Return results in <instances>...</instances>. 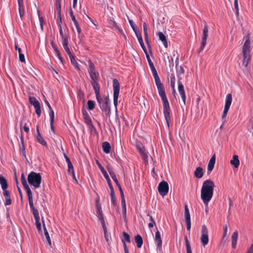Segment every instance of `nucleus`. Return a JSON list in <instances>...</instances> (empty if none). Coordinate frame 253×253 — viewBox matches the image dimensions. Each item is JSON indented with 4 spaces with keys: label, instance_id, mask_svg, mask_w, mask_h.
I'll use <instances>...</instances> for the list:
<instances>
[{
    "label": "nucleus",
    "instance_id": "35",
    "mask_svg": "<svg viewBox=\"0 0 253 253\" xmlns=\"http://www.w3.org/2000/svg\"><path fill=\"white\" fill-rule=\"evenodd\" d=\"M184 240L185 242V246L186 249V253H192V250L190 245V242L189 241L188 238L186 236L184 237Z\"/></svg>",
    "mask_w": 253,
    "mask_h": 253
},
{
    "label": "nucleus",
    "instance_id": "16",
    "mask_svg": "<svg viewBox=\"0 0 253 253\" xmlns=\"http://www.w3.org/2000/svg\"><path fill=\"white\" fill-rule=\"evenodd\" d=\"M215 163V155L214 154L211 158L208 166V170L211 172L214 168V164Z\"/></svg>",
    "mask_w": 253,
    "mask_h": 253
},
{
    "label": "nucleus",
    "instance_id": "36",
    "mask_svg": "<svg viewBox=\"0 0 253 253\" xmlns=\"http://www.w3.org/2000/svg\"><path fill=\"white\" fill-rule=\"evenodd\" d=\"M69 58L70 59L72 64L75 67V68L77 70L80 71V68L79 67L78 63H77L75 59V56L73 55H72L71 56H70Z\"/></svg>",
    "mask_w": 253,
    "mask_h": 253
},
{
    "label": "nucleus",
    "instance_id": "10",
    "mask_svg": "<svg viewBox=\"0 0 253 253\" xmlns=\"http://www.w3.org/2000/svg\"><path fill=\"white\" fill-rule=\"evenodd\" d=\"M96 163H97V165L99 169H100V171L102 172V173L104 176V177H105V179H106V180L107 181V183L108 184L109 187H110L113 186L112 184L111 183V179H110L107 171H106V170L104 169V168L102 166V165L100 164V163L98 161H97Z\"/></svg>",
    "mask_w": 253,
    "mask_h": 253
},
{
    "label": "nucleus",
    "instance_id": "3",
    "mask_svg": "<svg viewBox=\"0 0 253 253\" xmlns=\"http://www.w3.org/2000/svg\"><path fill=\"white\" fill-rule=\"evenodd\" d=\"M245 42L244 43L243 47V65L245 67H247L249 62L251 60V55L250 53L251 51V42L250 41V36L248 34L244 37Z\"/></svg>",
    "mask_w": 253,
    "mask_h": 253
},
{
    "label": "nucleus",
    "instance_id": "43",
    "mask_svg": "<svg viewBox=\"0 0 253 253\" xmlns=\"http://www.w3.org/2000/svg\"><path fill=\"white\" fill-rule=\"evenodd\" d=\"M61 0H56L55 1V6L57 8V13L59 15H60L61 12Z\"/></svg>",
    "mask_w": 253,
    "mask_h": 253
},
{
    "label": "nucleus",
    "instance_id": "53",
    "mask_svg": "<svg viewBox=\"0 0 253 253\" xmlns=\"http://www.w3.org/2000/svg\"><path fill=\"white\" fill-rule=\"evenodd\" d=\"M36 113L38 115V117H40L41 115V106L39 105L37 107H35Z\"/></svg>",
    "mask_w": 253,
    "mask_h": 253
},
{
    "label": "nucleus",
    "instance_id": "4",
    "mask_svg": "<svg viewBox=\"0 0 253 253\" xmlns=\"http://www.w3.org/2000/svg\"><path fill=\"white\" fill-rule=\"evenodd\" d=\"M29 183L33 186L35 188H39L42 182V176L40 173L31 171L28 175Z\"/></svg>",
    "mask_w": 253,
    "mask_h": 253
},
{
    "label": "nucleus",
    "instance_id": "8",
    "mask_svg": "<svg viewBox=\"0 0 253 253\" xmlns=\"http://www.w3.org/2000/svg\"><path fill=\"white\" fill-rule=\"evenodd\" d=\"M209 27L207 24L205 22L204 29L203 30V35L202 37L201 45L200 50L202 51L205 48L207 43V39L208 36Z\"/></svg>",
    "mask_w": 253,
    "mask_h": 253
},
{
    "label": "nucleus",
    "instance_id": "41",
    "mask_svg": "<svg viewBox=\"0 0 253 253\" xmlns=\"http://www.w3.org/2000/svg\"><path fill=\"white\" fill-rule=\"evenodd\" d=\"M121 204H122V208L123 210V213L124 215H126V205L125 197H121Z\"/></svg>",
    "mask_w": 253,
    "mask_h": 253
},
{
    "label": "nucleus",
    "instance_id": "30",
    "mask_svg": "<svg viewBox=\"0 0 253 253\" xmlns=\"http://www.w3.org/2000/svg\"><path fill=\"white\" fill-rule=\"evenodd\" d=\"M21 143L20 144V152L21 154L24 156L25 158H26V151H25V147L24 145L23 138L21 137Z\"/></svg>",
    "mask_w": 253,
    "mask_h": 253
},
{
    "label": "nucleus",
    "instance_id": "37",
    "mask_svg": "<svg viewBox=\"0 0 253 253\" xmlns=\"http://www.w3.org/2000/svg\"><path fill=\"white\" fill-rule=\"evenodd\" d=\"M184 216L186 221H191L190 214L187 205L184 206Z\"/></svg>",
    "mask_w": 253,
    "mask_h": 253
},
{
    "label": "nucleus",
    "instance_id": "48",
    "mask_svg": "<svg viewBox=\"0 0 253 253\" xmlns=\"http://www.w3.org/2000/svg\"><path fill=\"white\" fill-rule=\"evenodd\" d=\"M145 53L146 54V58H147V61L149 63V65L150 67L151 68L152 67L154 66V64L152 62V61H151L147 51L146 52V53Z\"/></svg>",
    "mask_w": 253,
    "mask_h": 253
},
{
    "label": "nucleus",
    "instance_id": "42",
    "mask_svg": "<svg viewBox=\"0 0 253 253\" xmlns=\"http://www.w3.org/2000/svg\"><path fill=\"white\" fill-rule=\"evenodd\" d=\"M88 110H92L95 107V103L93 101L89 100L87 102Z\"/></svg>",
    "mask_w": 253,
    "mask_h": 253
},
{
    "label": "nucleus",
    "instance_id": "14",
    "mask_svg": "<svg viewBox=\"0 0 253 253\" xmlns=\"http://www.w3.org/2000/svg\"><path fill=\"white\" fill-rule=\"evenodd\" d=\"M36 128H37V132L36 139H37V141L43 146H47V143H46V141L42 137V136L41 135V134L40 132L39 126H37Z\"/></svg>",
    "mask_w": 253,
    "mask_h": 253
},
{
    "label": "nucleus",
    "instance_id": "64",
    "mask_svg": "<svg viewBox=\"0 0 253 253\" xmlns=\"http://www.w3.org/2000/svg\"><path fill=\"white\" fill-rule=\"evenodd\" d=\"M11 200L10 199V197L9 198H6V201L5 203L4 204L5 206H8L11 204Z\"/></svg>",
    "mask_w": 253,
    "mask_h": 253
},
{
    "label": "nucleus",
    "instance_id": "51",
    "mask_svg": "<svg viewBox=\"0 0 253 253\" xmlns=\"http://www.w3.org/2000/svg\"><path fill=\"white\" fill-rule=\"evenodd\" d=\"M123 236H124V240H125V241H126L128 243L130 242V237H129V235H128V234L124 232L123 233Z\"/></svg>",
    "mask_w": 253,
    "mask_h": 253
},
{
    "label": "nucleus",
    "instance_id": "32",
    "mask_svg": "<svg viewBox=\"0 0 253 253\" xmlns=\"http://www.w3.org/2000/svg\"><path fill=\"white\" fill-rule=\"evenodd\" d=\"M194 174L197 178H202L203 176V169L201 167H198L196 169Z\"/></svg>",
    "mask_w": 253,
    "mask_h": 253
},
{
    "label": "nucleus",
    "instance_id": "54",
    "mask_svg": "<svg viewBox=\"0 0 253 253\" xmlns=\"http://www.w3.org/2000/svg\"><path fill=\"white\" fill-rule=\"evenodd\" d=\"M68 164V172H73V171H74V167H73V166L71 162L70 163H69Z\"/></svg>",
    "mask_w": 253,
    "mask_h": 253
},
{
    "label": "nucleus",
    "instance_id": "49",
    "mask_svg": "<svg viewBox=\"0 0 253 253\" xmlns=\"http://www.w3.org/2000/svg\"><path fill=\"white\" fill-rule=\"evenodd\" d=\"M40 219H36L35 220V221H36V225L37 229H38V231L39 232L42 231L41 224V223L40 222Z\"/></svg>",
    "mask_w": 253,
    "mask_h": 253
},
{
    "label": "nucleus",
    "instance_id": "13",
    "mask_svg": "<svg viewBox=\"0 0 253 253\" xmlns=\"http://www.w3.org/2000/svg\"><path fill=\"white\" fill-rule=\"evenodd\" d=\"M155 242L157 244L158 249L161 250L162 246V240L160 232L158 230L155 233Z\"/></svg>",
    "mask_w": 253,
    "mask_h": 253
},
{
    "label": "nucleus",
    "instance_id": "38",
    "mask_svg": "<svg viewBox=\"0 0 253 253\" xmlns=\"http://www.w3.org/2000/svg\"><path fill=\"white\" fill-rule=\"evenodd\" d=\"M88 67H89V69H88L89 74H90V73H92L93 72H96L94 65L93 63V62L91 61V60H89L88 61Z\"/></svg>",
    "mask_w": 253,
    "mask_h": 253
},
{
    "label": "nucleus",
    "instance_id": "47",
    "mask_svg": "<svg viewBox=\"0 0 253 253\" xmlns=\"http://www.w3.org/2000/svg\"><path fill=\"white\" fill-rule=\"evenodd\" d=\"M63 46L64 49H65V51L68 54V55H69V57L73 55L71 52V50H70V47H69L68 44L63 45Z\"/></svg>",
    "mask_w": 253,
    "mask_h": 253
},
{
    "label": "nucleus",
    "instance_id": "24",
    "mask_svg": "<svg viewBox=\"0 0 253 253\" xmlns=\"http://www.w3.org/2000/svg\"><path fill=\"white\" fill-rule=\"evenodd\" d=\"M27 194L28 197V201L29 203V206L30 207V209H32L33 208H34L35 207L34 206L33 204V194L31 190H29L28 191L26 192Z\"/></svg>",
    "mask_w": 253,
    "mask_h": 253
},
{
    "label": "nucleus",
    "instance_id": "11",
    "mask_svg": "<svg viewBox=\"0 0 253 253\" xmlns=\"http://www.w3.org/2000/svg\"><path fill=\"white\" fill-rule=\"evenodd\" d=\"M178 92L182 98L183 103L184 104H185L186 98V94H185V90L184 89L183 85L182 84V83L179 80H178Z\"/></svg>",
    "mask_w": 253,
    "mask_h": 253
},
{
    "label": "nucleus",
    "instance_id": "27",
    "mask_svg": "<svg viewBox=\"0 0 253 253\" xmlns=\"http://www.w3.org/2000/svg\"><path fill=\"white\" fill-rule=\"evenodd\" d=\"M91 84L94 90L95 95L100 94V85L98 82H91Z\"/></svg>",
    "mask_w": 253,
    "mask_h": 253
},
{
    "label": "nucleus",
    "instance_id": "33",
    "mask_svg": "<svg viewBox=\"0 0 253 253\" xmlns=\"http://www.w3.org/2000/svg\"><path fill=\"white\" fill-rule=\"evenodd\" d=\"M135 241L137 244V247L141 248L143 244V239L140 235L138 234L135 237Z\"/></svg>",
    "mask_w": 253,
    "mask_h": 253
},
{
    "label": "nucleus",
    "instance_id": "28",
    "mask_svg": "<svg viewBox=\"0 0 253 253\" xmlns=\"http://www.w3.org/2000/svg\"><path fill=\"white\" fill-rule=\"evenodd\" d=\"M42 222H43L44 234V235H45L46 241H47L48 244L49 246H51V240H50V236H49V233H48V231H47V229H46V228L45 227L44 221H42Z\"/></svg>",
    "mask_w": 253,
    "mask_h": 253
},
{
    "label": "nucleus",
    "instance_id": "34",
    "mask_svg": "<svg viewBox=\"0 0 253 253\" xmlns=\"http://www.w3.org/2000/svg\"><path fill=\"white\" fill-rule=\"evenodd\" d=\"M91 79V82H95L99 81V74L97 72L89 74Z\"/></svg>",
    "mask_w": 253,
    "mask_h": 253
},
{
    "label": "nucleus",
    "instance_id": "1",
    "mask_svg": "<svg viewBox=\"0 0 253 253\" xmlns=\"http://www.w3.org/2000/svg\"><path fill=\"white\" fill-rule=\"evenodd\" d=\"M150 69L155 79V84L158 88L159 94L161 96L163 103L164 114L168 127H169V124L170 120V107L166 94L164 85L161 82L155 66L151 67Z\"/></svg>",
    "mask_w": 253,
    "mask_h": 253
},
{
    "label": "nucleus",
    "instance_id": "20",
    "mask_svg": "<svg viewBox=\"0 0 253 253\" xmlns=\"http://www.w3.org/2000/svg\"><path fill=\"white\" fill-rule=\"evenodd\" d=\"M135 34H136V36L137 38V39H138V41L141 45V47H142V48L143 49L144 52L145 53H146V52L147 51V49L145 46V45L143 43V39L142 38V36H141V35L140 33H138L137 32H135Z\"/></svg>",
    "mask_w": 253,
    "mask_h": 253
},
{
    "label": "nucleus",
    "instance_id": "22",
    "mask_svg": "<svg viewBox=\"0 0 253 253\" xmlns=\"http://www.w3.org/2000/svg\"><path fill=\"white\" fill-rule=\"evenodd\" d=\"M238 231L236 230L232 235V247L235 249L236 247L237 239H238Z\"/></svg>",
    "mask_w": 253,
    "mask_h": 253
},
{
    "label": "nucleus",
    "instance_id": "44",
    "mask_svg": "<svg viewBox=\"0 0 253 253\" xmlns=\"http://www.w3.org/2000/svg\"><path fill=\"white\" fill-rule=\"evenodd\" d=\"M50 110V112H49V117H50V124H53L54 123V111L53 110H52V109H49Z\"/></svg>",
    "mask_w": 253,
    "mask_h": 253
},
{
    "label": "nucleus",
    "instance_id": "2",
    "mask_svg": "<svg viewBox=\"0 0 253 253\" xmlns=\"http://www.w3.org/2000/svg\"><path fill=\"white\" fill-rule=\"evenodd\" d=\"M214 186V182L210 179L205 180L203 183L201 197L206 207H208L209 203L213 196Z\"/></svg>",
    "mask_w": 253,
    "mask_h": 253
},
{
    "label": "nucleus",
    "instance_id": "26",
    "mask_svg": "<svg viewBox=\"0 0 253 253\" xmlns=\"http://www.w3.org/2000/svg\"><path fill=\"white\" fill-rule=\"evenodd\" d=\"M102 148H103V151L105 153L108 154L110 152L111 145L108 142H107V141L104 142L102 143Z\"/></svg>",
    "mask_w": 253,
    "mask_h": 253
},
{
    "label": "nucleus",
    "instance_id": "40",
    "mask_svg": "<svg viewBox=\"0 0 253 253\" xmlns=\"http://www.w3.org/2000/svg\"><path fill=\"white\" fill-rule=\"evenodd\" d=\"M138 151H139L141 156L143 157L144 159L147 158V153L146 152L144 147H143L140 149L138 150Z\"/></svg>",
    "mask_w": 253,
    "mask_h": 253
},
{
    "label": "nucleus",
    "instance_id": "55",
    "mask_svg": "<svg viewBox=\"0 0 253 253\" xmlns=\"http://www.w3.org/2000/svg\"><path fill=\"white\" fill-rule=\"evenodd\" d=\"M113 25L116 29L118 30L120 33L122 34L123 33V30L119 28V26L115 22L113 21Z\"/></svg>",
    "mask_w": 253,
    "mask_h": 253
},
{
    "label": "nucleus",
    "instance_id": "9",
    "mask_svg": "<svg viewBox=\"0 0 253 253\" xmlns=\"http://www.w3.org/2000/svg\"><path fill=\"white\" fill-rule=\"evenodd\" d=\"M109 104V99L108 97H105L103 100V102L100 105V109L103 112H108V113H110V108Z\"/></svg>",
    "mask_w": 253,
    "mask_h": 253
},
{
    "label": "nucleus",
    "instance_id": "45",
    "mask_svg": "<svg viewBox=\"0 0 253 253\" xmlns=\"http://www.w3.org/2000/svg\"><path fill=\"white\" fill-rule=\"evenodd\" d=\"M108 171H109V173L110 176H111L112 178L114 181V182L115 183H117L118 180L117 178L115 173L112 170H111L109 169H108Z\"/></svg>",
    "mask_w": 253,
    "mask_h": 253
},
{
    "label": "nucleus",
    "instance_id": "29",
    "mask_svg": "<svg viewBox=\"0 0 253 253\" xmlns=\"http://www.w3.org/2000/svg\"><path fill=\"white\" fill-rule=\"evenodd\" d=\"M29 101L31 105L34 106V108L40 105L39 101L34 96H30Z\"/></svg>",
    "mask_w": 253,
    "mask_h": 253
},
{
    "label": "nucleus",
    "instance_id": "23",
    "mask_svg": "<svg viewBox=\"0 0 253 253\" xmlns=\"http://www.w3.org/2000/svg\"><path fill=\"white\" fill-rule=\"evenodd\" d=\"M0 184L3 190L7 189L8 187L7 181L2 175H0Z\"/></svg>",
    "mask_w": 253,
    "mask_h": 253
},
{
    "label": "nucleus",
    "instance_id": "59",
    "mask_svg": "<svg viewBox=\"0 0 253 253\" xmlns=\"http://www.w3.org/2000/svg\"><path fill=\"white\" fill-rule=\"evenodd\" d=\"M143 28L144 31V35H148V30H147V24L145 22H144L143 24Z\"/></svg>",
    "mask_w": 253,
    "mask_h": 253
},
{
    "label": "nucleus",
    "instance_id": "62",
    "mask_svg": "<svg viewBox=\"0 0 253 253\" xmlns=\"http://www.w3.org/2000/svg\"><path fill=\"white\" fill-rule=\"evenodd\" d=\"M228 111H229V109L224 108L223 112V113L222 115V119H224L226 117Z\"/></svg>",
    "mask_w": 253,
    "mask_h": 253
},
{
    "label": "nucleus",
    "instance_id": "6",
    "mask_svg": "<svg viewBox=\"0 0 253 253\" xmlns=\"http://www.w3.org/2000/svg\"><path fill=\"white\" fill-rule=\"evenodd\" d=\"M209 231L205 225H203L201 229V236L200 240L202 245L205 247L209 242Z\"/></svg>",
    "mask_w": 253,
    "mask_h": 253
},
{
    "label": "nucleus",
    "instance_id": "39",
    "mask_svg": "<svg viewBox=\"0 0 253 253\" xmlns=\"http://www.w3.org/2000/svg\"><path fill=\"white\" fill-rule=\"evenodd\" d=\"M31 210L32 211L35 220L40 219L39 211L36 208H33L31 209Z\"/></svg>",
    "mask_w": 253,
    "mask_h": 253
},
{
    "label": "nucleus",
    "instance_id": "52",
    "mask_svg": "<svg viewBox=\"0 0 253 253\" xmlns=\"http://www.w3.org/2000/svg\"><path fill=\"white\" fill-rule=\"evenodd\" d=\"M97 213L98 214V216H99V218H100V219H101V218H103V213H102L101 207L97 206Z\"/></svg>",
    "mask_w": 253,
    "mask_h": 253
},
{
    "label": "nucleus",
    "instance_id": "18",
    "mask_svg": "<svg viewBox=\"0 0 253 253\" xmlns=\"http://www.w3.org/2000/svg\"><path fill=\"white\" fill-rule=\"evenodd\" d=\"M21 183L26 190V192L28 191L29 190H31L26 179L25 174L24 173H22L21 175Z\"/></svg>",
    "mask_w": 253,
    "mask_h": 253
},
{
    "label": "nucleus",
    "instance_id": "5",
    "mask_svg": "<svg viewBox=\"0 0 253 253\" xmlns=\"http://www.w3.org/2000/svg\"><path fill=\"white\" fill-rule=\"evenodd\" d=\"M113 87L114 89V104L115 106H117L120 92V84L118 80L116 79H114L113 80Z\"/></svg>",
    "mask_w": 253,
    "mask_h": 253
},
{
    "label": "nucleus",
    "instance_id": "56",
    "mask_svg": "<svg viewBox=\"0 0 253 253\" xmlns=\"http://www.w3.org/2000/svg\"><path fill=\"white\" fill-rule=\"evenodd\" d=\"M61 39H62V43L63 45L68 44V40L67 36L66 37H63V38H61Z\"/></svg>",
    "mask_w": 253,
    "mask_h": 253
},
{
    "label": "nucleus",
    "instance_id": "31",
    "mask_svg": "<svg viewBox=\"0 0 253 253\" xmlns=\"http://www.w3.org/2000/svg\"><path fill=\"white\" fill-rule=\"evenodd\" d=\"M109 188L110 189V195H111V203L114 206H117V203H116V199H115V192L114 190L113 187V186L110 187Z\"/></svg>",
    "mask_w": 253,
    "mask_h": 253
},
{
    "label": "nucleus",
    "instance_id": "7",
    "mask_svg": "<svg viewBox=\"0 0 253 253\" xmlns=\"http://www.w3.org/2000/svg\"><path fill=\"white\" fill-rule=\"evenodd\" d=\"M169 185L167 182L163 181L158 185V190L160 194L164 197L167 195L169 192Z\"/></svg>",
    "mask_w": 253,
    "mask_h": 253
},
{
    "label": "nucleus",
    "instance_id": "50",
    "mask_svg": "<svg viewBox=\"0 0 253 253\" xmlns=\"http://www.w3.org/2000/svg\"><path fill=\"white\" fill-rule=\"evenodd\" d=\"M177 73L178 75H181L184 74V70L182 66H180L179 67L177 68Z\"/></svg>",
    "mask_w": 253,
    "mask_h": 253
},
{
    "label": "nucleus",
    "instance_id": "21",
    "mask_svg": "<svg viewBox=\"0 0 253 253\" xmlns=\"http://www.w3.org/2000/svg\"><path fill=\"white\" fill-rule=\"evenodd\" d=\"M232 101V95L230 93H228L226 97L225 103L224 108L229 109L230 106L231 104Z\"/></svg>",
    "mask_w": 253,
    "mask_h": 253
},
{
    "label": "nucleus",
    "instance_id": "17",
    "mask_svg": "<svg viewBox=\"0 0 253 253\" xmlns=\"http://www.w3.org/2000/svg\"><path fill=\"white\" fill-rule=\"evenodd\" d=\"M159 40L162 41L165 48H168V44L166 36L162 32H159L157 34Z\"/></svg>",
    "mask_w": 253,
    "mask_h": 253
},
{
    "label": "nucleus",
    "instance_id": "25",
    "mask_svg": "<svg viewBox=\"0 0 253 253\" xmlns=\"http://www.w3.org/2000/svg\"><path fill=\"white\" fill-rule=\"evenodd\" d=\"M230 164L234 166L235 168H237L240 164V161L237 155H234L233 159L230 161Z\"/></svg>",
    "mask_w": 253,
    "mask_h": 253
},
{
    "label": "nucleus",
    "instance_id": "57",
    "mask_svg": "<svg viewBox=\"0 0 253 253\" xmlns=\"http://www.w3.org/2000/svg\"><path fill=\"white\" fill-rule=\"evenodd\" d=\"M59 34H60V36L61 37V38H62L63 37H66L67 36V35L63 34L62 26L60 24H59Z\"/></svg>",
    "mask_w": 253,
    "mask_h": 253
},
{
    "label": "nucleus",
    "instance_id": "63",
    "mask_svg": "<svg viewBox=\"0 0 253 253\" xmlns=\"http://www.w3.org/2000/svg\"><path fill=\"white\" fill-rule=\"evenodd\" d=\"M89 129H90L91 131L92 130H95L96 129L93 126L92 122L90 123L89 124L86 125Z\"/></svg>",
    "mask_w": 253,
    "mask_h": 253
},
{
    "label": "nucleus",
    "instance_id": "60",
    "mask_svg": "<svg viewBox=\"0 0 253 253\" xmlns=\"http://www.w3.org/2000/svg\"><path fill=\"white\" fill-rule=\"evenodd\" d=\"M122 242H123V246L124 248L125 253H129V251H128L127 246L125 240H122Z\"/></svg>",
    "mask_w": 253,
    "mask_h": 253
},
{
    "label": "nucleus",
    "instance_id": "19",
    "mask_svg": "<svg viewBox=\"0 0 253 253\" xmlns=\"http://www.w3.org/2000/svg\"><path fill=\"white\" fill-rule=\"evenodd\" d=\"M82 114H83L84 122V123L86 125H87V124H89L90 123L92 122L91 118H90L89 114L88 113V112L86 110H82Z\"/></svg>",
    "mask_w": 253,
    "mask_h": 253
},
{
    "label": "nucleus",
    "instance_id": "12",
    "mask_svg": "<svg viewBox=\"0 0 253 253\" xmlns=\"http://www.w3.org/2000/svg\"><path fill=\"white\" fill-rule=\"evenodd\" d=\"M69 13H70V15L71 17L72 20L73 21L74 24L77 29L78 34H80L82 32L81 29L80 27L79 23L78 22V21H77V20L76 19L75 16L74 14L73 11L71 8L70 9Z\"/></svg>",
    "mask_w": 253,
    "mask_h": 253
},
{
    "label": "nucleus",
    "instance_id": "15",
    "mask_svg": "<svg viewBox=\"0 0 253 253\" xmlns=\"http://www.w3.org/2000/svg\"><path fill=\"white\" fill-rule=\"evenodd\" d=\"M18 4L19 13L21 18L25 15V9L23 0H17Z\"/></svg>",
    "mask_w": 253,
    "mask_h": 253
},
{
    "label": "nucleus",
    "instance_id": "61",
    "mask_svg": "<svg viewBox=\"0 0 253 253\" xmlns=\"http://www.w3.org/2000/svg\"><path fill=\"white\" fill-rule=\"evenodd\" d=\"M135 146L137 150L144 147L143 144L139 141L136 142Z\"/></svg>",
    "mask_w": 253,
    "mask_h": 253
},
{
    "label": "nucleus",
    "instance_id": "46",
    "mask_svg": "<svg viewBox=\"0 0 253 253\" xmlns=\"http://www.w3.org/2000/svg\"><path fill=\"white\" fill-rule=\"evenodd\" d=\"M104 231V237H105V238L106 240V241L107 242H108V243L109 244L110 243V240L111 239V236L107 232V229H105Z\"/></svg>",
    "mask_w": 253,
    "mask_h": 253
},
{
    "label": "nucleus",
    "instance_id": "58",
    "mask_svg": "<svg viewBox=\"0 0 253 253\" xmlns=\"http://www.w3.org/2000/svg\"><path fill=\"white\" fill-rule=\"evenodd\" d=\"M95 96L98 103L99 104V105H100L103 102V99L101 98L100 94H98V95L96 94Z\"/></svg>",
    "mask_w": 253,
    "mask_h": 253
}]
</instances>
